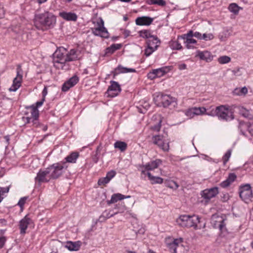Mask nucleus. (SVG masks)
<instances>
[{"label":"nucleus","mask_w":253,"mask_h":253,"mask_svg":"<svg viewBox=\"0 0 253 253\" xmlns=\"http://www.w3.org/2000/svg\"><path fill=\"white\" fill-rule=\"evenodd\" d=\"M196 56L199 57L200 59L206 61L208 62L212 61L213 58V56L211 54V52L208 51H198Z\"/></svg>","instance_id":"obj_18"},{"label":"nucleus","mask_w":253,"mask_h":253,"mask_svg":"<svg viewBox=\"0 0 253 253\" xmlns=\"http://www.w3.org/2000/svg\"><path fill=\"white\" fill-rule=\"evenodd\" d=\"M148 78L151 80H153L156 78H157L156 75L154 72V70L152 71V72H150L148 74Z\"/></svg>","instance_id":"obj_54"},{"label":"nucleus","mask_w":253,"mask_h":253,"mask_svg":"<svg viewBox=\"0 0 253 253\" xmlns=\"http://www.w3.org/2000/svg\"><path fill=\"white\" fill-rule=\"evenodd\" d=\"M93 23L95 25V27L91 28V32L94 35L105 39H108L109 37V34L104 27V21L101 18L97 19Z\"/></svg>","instance_id":"obj_3"},{"label":"nucleus","mask_w":253,"mask_h":253,"mask_svg":"<svg viewBox=\"0 0 253 253\" xmlns=\"http://www.w3.org/2000/svg\"><path fill=\"white\" fill-rule=\"evenodd\" d=\"M226 218L225 215H218L213 214L211 218V224L215 229H218L221 232L226 231L225 221Z\"/></svg>","instance_id":"obj_4"},{"label":"nucleus","mask_w":253,"mask_h":253,"mask_svg":"<svg viewBox=\"0 0 253 253\" xmlns=\"http://www.w3.org/2000/svg\"><path fill=\"white\" fill-rule=\"evenodd\" d=\"M193 110L194 111V114L195 115H202L205 114L207 110L206 108L202 107H193Z\"/></svg>","instance_id":"obj_38"},{"label":"nucleus","mask_w":253,"mask_h":253,"mask_svg":"<svg viewBox=\"0 0 253 253\" xmlns=\"http://www.w3.org/2000/svg\"><path fill=\"white\" fill-rule=\"evenodd\" d=\"M147 174L152 184H161L163 182V179L160 177L153 176L149 172H148Z\"/></svg>","instance_id":"obj_27"},{"label":"nucleus","mask_w":253,"mask_h":253,"mask_svg":"<svg viewBox=\"0 0 253 253\" xmlns=\"http://www.w3.org/2000/svg\"><path fill=\"white\" fill-rule=\"evenodd\" d=\"M59 15L62 18L67 21H76L78 18L76 13L71 12H61L59 13Z\"/></svg>","instance_id":"obj_19"},{"label":"nucleus","mask_w":253,"mask_h":253,"mask_svg":"<svg viewBox=\"0 0 253 253\" xmlns=\"http://www.w3.org/2000/svg\"><path fill=\"white\" fill-rule=\"evenodd\" d=\"M160 41L157 36H153L148 40L147 43L148 46L157 49L159 46Z\"/></svg>","instance_id":"obj_26"},{"label":"nucleus","mask_w":253,"mask_h":253,"mask_svg":"<svg viewBox=\"0 0 253 253\" xmlns=\"http://www.w3.org/2000/svg\"><path fill=\"white\" fill-rule=\"evenodd\" d=\"M10 185L6 182V184L1 183L0 185V196L3 195L4 193H8L10 187Z\"/></svg>","instance_id":"obj_34"},{"label":"nucleus","mask_w":253,"mask_h":253,"mask_svg":"<svg viewBox=\"0 0 253 253\" xmlns=\"http://www.w3.org/2000/svg\"><path fill=\"white\" fill-rule=\"evenodd\" d=\"M153 143L157 145L160 148L164 151H168L169 149V144L166 142L164 137L161 135H156L152 137Z\"/></svg>","instance_id":"obj_9"},{"label":"nucleus","mask_w":253,"mask_h":253,"mask_svg":"<svg viewBox=\"0 0 253 253\" xmlns=\"http://www.w3.org/2000/svg\"><path fill=\"white\" fill-rule=\"evenodd\" d=\"M213 38L214 36L212 34H204L202 35V39H204L206 41L212 40L213 39Z\"/></svg>","instance_id":"obj_48"},{"label":"nucleus","mask_w":253,"mask_h":253,"mask_svg":"<svg viewBox=\"0 0 253 253\" xmlns=\"http://www.w3.org/2000/svg\"><path fill=\"white\" fill-rule=\"evenodd\" d=\"M146 3L148 4H157L160 6H165L166 4L164 0H147Z\"/></svg>","instance_id":"obj_39"},{"label":"nucleus","mask_w":253,"mask_h":253,"mask_svg":"<svg viewBox=\"0 0 253 253\" xmlns=\"http://www.w3.org/2000/svg\"><path fill=\"white\" fill-rule=\"evenodd\" d=\"M79 82V78L77 76H74L64 83L62 85V90L63 91H68L71 87L74 86Z\"/></svg>","instance_id":"obj_13"},{"label":"nucleus","mask_w":253,"mask_h":253,"mask_svg":"<svg viewBox=\"0 0 253 253\" xmlns=\"http://www.w3.org/2000/svg\"><path fill=\"white\" fill-rule=\"evenodd\" d=\"M66 247L70 251H78L80 248V242H68Z\"/></svg>","instance_id":"obj_28"},{"label":"nucleus","mask_w":253,"mask_h":253,"mask_svg":"<svg viewBox=\"0 0 253 253\" xmlns=\"http://www.w3.org/2000/svg\"><path fill=\"white\" fill-rule=\"evenodd\" d=\"M110 181L109 179L106 176L105 177L100 178L98 181V184L99 185H105Z\"/></svg>","instance_id":"obj_45"},{"label":"nucleus","mask_w":253,"mask_h":253,"mask_svg":"<svg viewBox=\"0 0 253 253\" xmlns=\"http://www.w3.org/2000/svg\"><path fill=\"white\" fill-rule=\"evenodd\" d=\"M32 125L35 126H37L39 125L38 119H33L32 121Z\"/></svg>","instance_id":"obj_62"},{"label":"nucleus","mask_w":253,"mask_h":253,"mask_svg":"<svg viewBox=\"0 0 253 253\" xmlns=\"http://www.w3.org/2000/svg\"><path fill=\"white\" fill-rule=\"evenodd\" d=\"M140 36L146 39H149L150 38L152 37L153 36L151 35L150 33V31L149 30H142L139 32Z\"/></svg>","instance_id":"obj_43"},{"label":"nucleus","mask_w":253,"mask_h":253,"mask_svg":"<svg viewBox=\"0 0 253 253\" xmlns=\"http://www.w3.org/2000/svg\"><path fill=\"white\" fill-rule=\"evenodd\" d=\"M115 209L117 210L116 212H114V214H117L118 213H123L126 210V207L124 202H119L118 204L115 206Z\"/></svg>","instance_id":"obj_32"},{"label":"nucleus","mask_w":253,"mask_h":253,"mask_svg":"<svg viewBox=\"0 0 253 253\" xmlns=\"http://www.w3.org/2000/svg\"><path fill=\"white\" fill-rule=\"evenodd\" d=\"M122 46L121 44H113L106 48L107 53H113L116 50L119 49Z\"/></svg>","instance_id":"obj_35"},{"label":"nucleus","mask_w":253,"mask_h":253,"mask_svg":"<svg viewBox=\"0 0 253 253\" xmlns=\"http://www.w3.org/2000/svg\"><path fill=\"white\" fill-rule=\"evenodd\" d=\"M26 199V197H23L19 200L18 203V205L20 206V208L23 207V206L24 205Z\"/></svg>","instance_id":"obj_53"},{"label":"nucleus","mask_w":253,"mask_h":253,"mask_svg":"<svg viewBox=\"0 0 253 253\" xmlns=\"http://www.w3.org/2000/svg\"><path fill=\"white\" fill-rule=\"evenodd\" d=\"M130 198V196H125L124 195L120 193L114 194L112 196L111 200L107 201V204L110 205L111 204L116 203L119 200H122L125 198Z\"/></svg>","instance_id":"obj_24"},{"label":"nucleus","mask_w":253,"mask_h":253,"mask_svg":"<svg viewBox=\"0 0 253 253\" xmlns=\"http://www.w3.org/2000/svg\"><path fill=\"white\" fill-rule=\"evenodd\" d=\"M31 219L26 215L23 219L19 222V228L20 229V234H24L26 233V230L30 224Z\"/></svg>","instance_id":"obj_17"},{"label":"nucleus","mask_w":253,"mask_h":253,"mask_svg":"<svg viewBox=\"0 0 253 253\" xmlns=\"http://www.w3.org/2000/svg\"><path fill=\"white\" fill-rule=\"evenodd\" d=\"M34 23L37 29L44 31L53 28L56 23V17L52 13L44 11L36 13Z\"/></svg>","instance_id":"obj_1"},{"label":"nucleus","mask_w":253,"mask_h":253,"mask_svg":"<svg viewBox=\"0 0 253 253\" xmlns=\"http://www.w3.org/2000/svg\"><path fill=\"white\" fill-rule=\"evenodd\" d=\"M154 101L158 106L167 107L175 102V98L169 95L160 93L154 97Z\"/></svg>","instance_id":"obj_5"},{"label":"nucleus","mask_w":253,"mask_h":253,"mask_svg":"<svg viewBox=\"0 0 253 253\" xmlns=\"http://www.w3.org/2000/svg\"><path fill=\"white\" fill-rule=\"evenodd\" d=\"M114 212L113 213H110V212H107V211H105L99 217V220L102 222L105 220L106 219L109 218L110 217L113 216L114 215Z\"/></svg>","instance_id":"obj_42"},{"label":"nucleus","mask_w":253,"mask_h":253,"mask_svg":"<svg viewBox=\"0 0 253 253\" xmlns=\"http://www.w3.org/2000/svg\"><path fill=\"white\" fill-rule=\"evenodd\" d=\"M231 155V150H228L222 157L223 164L225 165L228 161Z\"/></svg>","instance_id":"obj_44"},{"label":"nucleus","mask_w":253,"mask_h":253,"mask_svg":"<svg viewBox=\"0 0 253 253\" xmlns=\"http://www.w3.org/2000/svg\"><path fill=\"white\" fill-rule=\"evenodd\" d=\"M218 193V188L212 187L210 189H207L202 191L201 196L206 200H210L211 198L215 197Z\"/></svg>","instance_id":"obj_11"},{"label":"nucleus","mask_w":253,"mask_h":253,"mask_svg":"<svg viewBox=\"0 0 253 253\" xmlns=\"http://www.w3.org/2000/svg\"><path fill=\"white\" fill-rule=\"evenodd\" d=\"M207 111L205 114L211 116H215L217 115L216 107L211 106L209 108L206 109Z\"/></svg>","instance_id":"obj_40"},{"label":"nucleus","mask_w":253,"mask_h":253,"mask_svg":"<svg viewBox=\"0 0 253 253\" xmlns=\"http://www.w3.org/2000/svg\"><path fill=\"white\" fill-rule=\"evenodd\" d=\"M79 52L80 51L76 49H71L68 53H66L68 62L75 61L78 59V55Z\"/></svg>","instance_id":"obj_23"},{"label":"nucleus","mask_w":253,"mask_h":253,"mask_svg":"<svg viewBox=\"0 0 253 253\" xmlns=\"http://www.w3.org/2000/svg\"><path fill=\"white\" fill-rule=\"evenodd\" d=\"M237 176L234 173H230L228 175L227 179L220 183V186L222 188H226L229 186L236 179Z\"/></svg>","instance_id":"obj_20"},{"label":"nucleus","mask_w":253,"mask_h":253,"mask_svg":"<svg viewBox=\"0 0 253 253\" xmlns=\"http://www.w3.org/2000/svg\"><path fill=\"white\" fill-rule=\"evenodd\" d=\"M217 115L220 119L227 120L228 117V109L225 108L223 105L216 107Z\"/></svg>","instance_id":"obj_16"},{"label":"nucleus","mask_w":253,"mask_h":253,"mask_svg":"<svg viewBox=\"0 0 253 253\" xmlns=\"http://www.w3.org/2000/svg\"><path fill=\"white\" fill-rule=\"evenodd\" d=\"M186 43V47L187 48H190L191 47V46L190 45V44L191 43H196V41L195 39H192V38H187L186 41L185 42Z\"/></svg>","instance_id":"obj_47"},{"label":"nucleus","mask_w":253,"mask_h":253,"mask_svg":"<svg viewBox=\"0 0 253 253\" xmlns=\"http://www.w3.org/2000/svg\"><path fill=\"white\" fill-rule=\"evenodd\" d=\"M228 9L230 12L233 13L234 14H237L239 9L242 8L239 7L236 3H232L229 5Z\"/></svg>","instance_id":"obj_37"},{"label":"nucleus","mask_w":253,"mask_h":253,"mask_svg":"<svg viewBox=\"0 0 253 253\" xmlns=\"http://www.w3.org/2000/svg\"><path fill=\"white\" fill-rule=\"evenodd\" d=\"M22 74L23 71L21 65H18L17 68V76L14 79L13 84L9 89L10 91H16L18 88L20 87L22 80Z\"/></svg>","instance_id":"obj_8"},{"label":"nucleus","mask_w":253,"mask_h":253,"mask_svg":"<svg viewBox=\"0 0 253 253\" xmlns=\"http://www.w3.org/2000/svg\"><path fill=\"white\" fill-rule=\"evenodd\" d=\"M27 109H31V115L33 119H38L39 116V111L36 107H34V105L26 107Z\"/></svg>","instance_id":"obj_31"},{"label":"nucleus","mask_w":253,"mask_h":253,"mask_svg":"<svg viewBox=\"0 0 253 253\" xmlns=\"http://www.w3.org/2000/svg\"><path fill=\"white\" fill-rule=\"evenodd\" d=\"M156 49L153 48L152 47H150L149 46L147 45V48L145 50V55L146 56H149Z\"/></svg>","instance_id":"obj_46"},{"label":"nucleus","mask_w":253,"mask_h":253,"mask_svg":"<svg viewBox=\"0 0 253 253\" xmlns=\"http://www.w3.org/2000/svg\"><path fill=\"white\" fill-rule=\"evenodd\" d=\"M5 241L6 240L4 237H1L0 238V249L2 248L3 247Z\"/></svg>","instance_id":"obj_57"},{"label":"nucleus","mask_w":253,"mask_h":253,"mask_svg":"<svg viewBox=\"0 0 253 253\" xmlns=\"http://www.w3.org/2000/svg\"><path fill=\"white\" fill-rule=\"evenodd\" d=\"M194 111L193 110V108L189 109L186 112V115L190 118H193L195 116V114H194Z\"/></svg>","instance_id":"obj_51"},{"label":"nucleus","mask_w":253,"mask_h":253,"mask_svg":"<svg viewBox=\"0 0 253 253\" xmlns=\"http://www.w3.org/2000/svg\"><path fill=\"white\" fill-rule=\"evenodd\" d=\"M44 100L45 98L44 97H42V99L41 101L36 102V105H34V107H36V108L38 109V107L41 106L43 104Z\"/></svg>","instance_id":"obj_55"},{"label":"nucleus","mask_w":253,"mask_h":253,"mask_svg":"<svg viewBox=\"0 0 253 253\" xmlns=\"http://www.w3.org/2000/svg\"><path fill=\"white\" fill-rule=\"evenodd\" d=\"M25 119L26 120V124H30L32 123V121L33 120L32 118L30 117H26L25 118Z\"/></svg>","instance_id":"obj_63"},{"label":"nucleus","mask_w":253,"mask_h":253,"mask_svg":"<svg viewBox=\"0 0 253 253\" xmlns=\"http://www.w3.org/2000/svg\"><path fill=\"white\" fill-rule=\"evenodd\" d=\"M64 169L63 164L56 163L50 166L47 168L49 173V178H51V179L58 178L63 173Z\"/></svg>","instance_id":"obj_6"},{"label":"nucleus","mask_w":253,"mask_h":253,"mask_svg":"<svg viewBox=\"0 0 253 253\" xmlns=\"http://www.w3.org/2000/svg\"><path fill=\"white\" fill-rule=\"evenodd\" d=\"M116 72L118 71L119 73H126L128 72H136V70L133 68H127L119 65L115 69Z\"/></svg>","instance_id":"obj_30"},{"label":"nucleus","mask_w":253,"mask_h":253,"mask_svg":"<svg viewBox=\"0 0 253 253\" xmlns=\"http://www.w3.org/2000/svg\"><path fill=\"white\" fill-rule=\"evenodd\" d=\"M50 179L47 168L45 170H40L35 177V180L39 183L46 182L49 181Z\"/></svg>","instance_id":"obj_12"},{"label":"nucleus","mask_w":253,"mask_h":253,"mask_svg":"<svg viewBox=\"0 0 253 253\" xmlns=\"http://www.w3.org/2000/svg\"><path fill=\"white\" fill-rule=\"evenodd\" d=\"M161 120H160L158 124L154 126H152V128L153 130L158 131L160 130L161 127Z\"/></svg>","instance_id":"obj_52"},{"label":"nucleus","mask_w":253,"mask_h":253,"mask_svg":"<svg viewBox=\"0 0 253 253\" xmlns=\"http://www.w3.org/2000/svg\"><path fill=\"white\" fill-rule=\"evenodd\" d=\"M79 153L74 152L71 153L69 155L65 158L66 162L75 163L77 158L79 157Z\"/></svg>","instance_id":"obj_29"},{"label":"nucleus","mask_w":253,"mask_h":253,"mask_svg":"<svg viewBox=\"0 0 253 253\" xmlns=\"http://www.w3.org/2000/svg\"><path fill=\"white\" fill-rule=\"evenodd\" d=\"M110 83L111 85L109 86L106 93L108 96L113 97L121 92V88L117 82L111 81Z\"/></svg>","instance_id":"obj_10"},{"label":"nucleus","mask_w":253,"mask_h":253,"mask_svg":"<svg viewBox=\"0 0 253 253\" xmlns=\"http://www.w3.org/2000/svg\"><path fill=\"white\" fill-rule=\"evenodd\" d=\"M153 18L148 16H142L137 18L135 20V23L137 25L139 26H149L153 22Z\"/></svg>","instance_id":"obj_15"},{"label":"nucleus","mask_w":253,"mask_h":253,"mask_svg":"<svg viewBox=\"0 0 253 253\" xmlns=\"http://www.w3.org/2000/svg\"><path fill=\"white\" fill-rule=\"evenodd\" d=\"M7 225V221L3 218L0 219V226H6Z\"/></svg>","instance_id":"obj_59"},{"label":"nucleus","mask_w":253,"mask_h":253,"mask_svg":"<svg viewBox=\"0 0 253 253\" xmlns=\"http://www.w3.org/2000/svg\"><path fill=\"white\" fill-rule=\"evenodd\" d=\"M240 111L241 112V113L242 114V115L245 117H247L248 116V112L244 108H242L240 110Z\"/></svg>","instance_id":"obj_56"},{"label":"nucleus","mask_w":253,"mask_h":253,"mask_svg":"<svg viewBox=\"0 0 253 253\" xmlns=\"http://www.w3.org/2000/svg\"><path fill=\"white\" fill-rule=\"evenodd\" d=\"M172 69V66H165L160 68L154 69V72L157 77H161L168 73Z\"/></svg>","instance_id":"obj_22"},{"label":"nucleus","mask_w":253,"mask_h":253,"mask_svg":"<svg viewBox=\"0 0 253 253\" xmlns=\"http://www.w3.org/2000/svg\"><path fill=\"white\" fill-rule=\"evenodd\" d=\"M194 36L195 37H196V38L199 39H201V40L202 39V34L198 32H195L194 34Z\"/></svg>","instance_id":"obj_61"},{"label":"nucleus","mask_w":253,"mask_h":253,"mask_svg":"<svg viewBox=\"0 0 253 253\" xmlns=\"http://www.w3.org/2000/svg\"><path fill=\"white\" fill-rule=\"evenodd\" d=\"M247 93L248 88L246 86L242 88H236L233 91L234 94L239 96L245 95Z\"/></svg>","instance_id":"obj_33"},{"label":"nucleus","mask_w":253,"mask_h":253,"mask_svg":"<svg viewBox=\"0 0 253 253\" xmlns=\"http://www.w3.org/2000/svg\"><path fill=\"white\" fill-rule=\"evenodd\" d=\"M217 61L220 64H224L230 62L231 58L228 56L223 55L218 57Z\"/></svg>","instance_id":"obj_41"},{"label":"nucleus","mask_w":253,"mask_h":253,"mask_svg":"<svg viewBox=\"0 0 253 253\" xmlns=\"http://www.w3.org/2000/svg\"><path fill=\"white\" fill-rule=\"evenodd\" d=\"M5 11L3 9V6L0 4V18H2L4 15Z\"/></svg>","instance_id":"obj_58"},{"label":"nucleus","mask_w":253,"mask_h":253,"mask_svg":"<svg viewBox=\"0 0 253 253\" xmlns=\"http://www.w3.org/2000/svg\"><path fill=\"white\" fill-rule=\"evenodd\" d=\"M172 48L173 49H177V50L181 49L182 48V47L181 45L180 44V43H179L177 42H174L172 43Z\"/></svg>","instance_id":"obj_50"},{"label":"nucleus","mask_w":253,"mask_h":253,"mask_svg":"<svg viewBox=\"0 0 253 253\" xmlns=\"http://www.w3.org/2000/svg\"><path fill=\"white\" fill-rule=\"evenodd\" d=\"M53 55L55 59H57L56 60H55V62L57 63L64 64L68 62L66 53L65 54L63 52L61 49H57Z\"/></svg>","instance_id":"obj_14"},{"label":"nucleus","mask_w":253,"mask_h":253,"mask_svg":"<svg viewBox=\"0 0 253 253\" xmlns=\"http://www.w3.org/2000/svg\"><path fill=\"white\" fill-rule=\"evenodd\" d=\"M181 238L174 239L171 242L168 243V247L171 253H176V248L179 243L182 242Z\"/></svg>","instance_id":"obj_25"},{"label":"nucleus","mask_w":253,"mask_h":253,"mask_svg":"<svg viewBox=\"0 0 253 253\" xmlns=\"http://www.w3.org/2000/svg\"><path fill=\"white\" fill-rule=\"evenodd\" d=\"M116 174V172L115 170H112L107 172L106 174V177H108L110 180L112 178H113Z\"/></svg>","instance_id":"obj_49"},{"label":"nucleus","mask_w":253,"mask_h":253,"mask_svg":"<svg viewBox=\"0 0 253 253\" xmlns=\"http://www.w3.org/2000/svg\"><path fill=\"white\" fill-rule=\"evenodd\" d=\"M240 197L246 203L251 200L253 197L252 187L249 184H246L240 187Z\"/></svg>","instance_id":"obj_7"},{"label":"nucleus","mask_w":253,"mask_h":253,"mask_svg":"<svg viewBox=\"0 0 253 253\" xmlns=\"http://www.w3.org/2000/svg\"><path fill=\"white\" fill-rule=\"evenodd\" d=\"M177 224L182 227L190 228L193 227L195 229H197V224L200 222V218L195 215H181L176 219Z\"/></svg>","instance_id":"obj_2"},{"label":"nucleus","mask_w":253,"mask_h":253,"mask_svg":"<svg viewBox=\"0 0 253 253\" xmlns=\"http://www.w3.org/2000/svg\"><path fill=\"white\" fill-rule=\"evenodd\" d=\"M169 187L170 188H173V185H174L175 187L176 188H178L179 185L174 181H171L170 182V183H169Z\"/></svg>","instance_id":"obj_60"},{"label":"nucleus","mask_w":253,"mask_h":253,"mask_svg":"<svg viewBox=\"0 0 253 253\" xmlns=\"http://www.w3.org/2000/svg\"><path fill=\"white\" fill-rule=\"evenodd\" d=\"M161 163L162 161L160 159H156L147 163L143 167L146 170H151L157 168Z\"/></svg>","instance_id":"obj_21"},{"label":"nucleus","mask_w":253,"mask_h":253,"mask_svg":"<svg viewBox=\"0 0 253 253\" xmlns=\"http://www.w3.org/2000/svg\"><path fill=\"white\" fill-rule=\"evenodd\" d=\"M114 147L119 149L121 151H124L127 148V144L125 142L118 141L115 143Z\"/></svg>","instance_id":"obj_36"},{"label":"nucleus","mask_w":253,"mask_h":253,"mask_svg":"<svg viewBox=\"0 0 253 253\" xmlns=\"http://www.w3.org/2000/svg\"><path fill=\"white\" fill-rule=\"evenodd\" d=\"M194 34L193 31H190L187 34V37L188 38H190L191 37L194 36Z\"/></svg>","instance_id":"obj_64"}]
</instances>
